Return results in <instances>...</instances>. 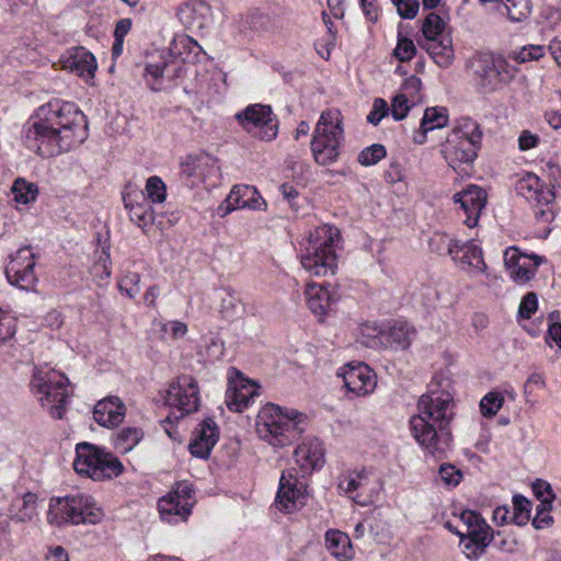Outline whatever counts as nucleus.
I'll list each match as a JSON object with an SVG mask.
<instances>
[{
  "label": "nucleus",
  "instance_id": "f257e3e1",
  "mask_svg": "<svg viewBox=\"0 0 561 561\" xmlns=\"http://www.w3.org/2000/svg\"><path fill=\"white\" fill-rule=\"evenodd\" d=\"M88 138L85 115L72 102L54 100L42 105L23 127V144L43 158L58 156Z\"/></svg>",
  "mask_w": 561,
  "mask_h": 561
},
{
  "label": "nucleus",
  "instance_id": "f03ea898",
  "mask_svg": "<svg viewBox=\"0 0 561 561\" xmlns=\"http://www.w3.org/2000/svg\"><path fill=\"white\" fill-rule=\"evenodd\" d=\"M449 380H435L427 393L421 396L417 414L410 424L414 438L431 454H442L448 447L453 419L454 400L448 390Z\"/></svg>",
  "mask_w": 561,
  "mask_h": 561
},
{
  "label": "nucleus",
  "instance_id": "7ed1b4c3",
  "mask_svg": "<svg viewBox=\"0 0 561 561\" xmlns=\"http://www.w3.org/2000/svg\"><path fill=\"white\" fill-rule=\"evenodd\" d=\"M344 142L343 117L337 110L322 112L310 142L312 157L319 165L337 161Z\"/></svg>",
  "mask_w": 561,
  "mask_h": 561
},
{
  "label": "nucleus",
  "instance_id": "20e7f679",
  "mask_svg": "<svg viewBox=\"0 0 561 561\" xmlns=\"http://www.w3.org/2000/svg\"><path fill=\"white\" fill-rule=\"evenodd\" d=\"M299 416L297 412L283 414L279 407L267 404L257 414L256 433L273 447L289 446L301 433L296 422Z\"/></svg>",
  "mask_w": 561,
  "mask_h": 561
},
{
  "label": "nucleus",
  "instance_id": "39448f33",
  "mask_svg": "<svg viewBox=\"0 0 561 561\" xmlns=\"http://www.w3.org/2000/svg\"><path fill=\"white\" fill-rule=\"evenodd\" d=\"M76 472L92 480L116 478L124 471V466L116 456L95 445L80 443L76 447Z\"/></svg>",
  "mask_w": 561,
  "mask_h": 561
},
{
  "label": "nucleus",
  "instance_id": "423d86ee",
  "mask_svg": "<svg viewBox=\"0 0 561 561\" xmlns=\"http://www.w3.org/2000/svg\"><path fill=\"white\" fill-rule=\"evenodd\" d=\"M68 383V378L64 374L55 369L37 368L34 371L31 386L37 394H41L42 404L49 405L51 415L60 420L66 411Z\"/></svg>",
  "mask_w": 561,
  "mask_h": 561
},
{
  "label": "nucleus",
  "instance_id": "0eeeda50",
  "mask_svg": "<svg viewBox=\"0 0 561 561\" xmlns=\"http://www.w3.org/2000/svg\"><path fill=\"white\" fill-rule=\"evenodd\" d=\"M234 118L252 137L263 141H272L278 134V119L270 105L250 104L236 113Z\"/></svg>",
  "mask_w": 561,
  "mask_h": 561
},
{
  "label": "nucleus",
  "instance_id": "6e6552de",
  "mask_svg": "<svg viewBox=\"0 0 561 561\" xmlns=\"http://www.w3.org/2000/svg\"><path fill=\"white\" fill-rule=\"evenodd\" d=\"M164 402L171 409H175L183 417L198 410L199 389L196 379L190 375L176 377L165 391Z\"/></svg>",
  "mask_w": 561,
  "mask_h": 561
},
{
  "label": "nucleus",
  "instance_id": "1a4fd4ad",
  "mask_svg": "<svg viewBox=\"0 0 561 561\" xmlns=\"http://www.w3.org/2000/svg\"><path fill=\"white\" fill-rule=\"evenodd\" d=\"M506 67L508 65L501 57L490 54L479 55L471 61L476 87L483 93L495 90L512 77Z\"/></svg>",
  "mask_w": 561,
  "mask_h": 561
},
{
  "label": "nucleus",
  "instance_id": "9d476101",
  "mask_svg": "<svg viewBox=\"0 0 561 561\" xmlns=\"http://www.w3.org/2000/svg\"><path fill=\"white\" fill-rule=\"evenodd\" d=\"M306 493V485L298 481L295 469H288L280 476L275 506L282 513H294L305 505Z\"/></svg>",
  "mask_w": 561,
  "mask_h": 561
},
{
  "label": "nucleus",
  "instance_id": "9b49d317",
  "mask_svg": "<svg viewBox=\"0 0 561 561\" xmlns=\"http://www.w3.org/2000/svg\"><path fill=\"white\" fill-rule=\"evenodd\" d=\"M219 175L218 161L210 154H190L181 163V178L190 181L187 185L191 186L195 185L198 181H211L210 184H216Z\"/></svg>",
  "mask_w": 561,
  "mask_h": 561
},
{
  "label": "nucleus",
  "instance_id": "f8f14e48",
  "mask_svg": "<svg viewBox=\"0 0 561 561\" xmlns=\"http://www.w3.org/2000/svg\"><path fill=\"white\" fill-rule=\"evenodd\" d=\"M299 259L302 268L317 277L333 275L337 266L333 248H302Z\"/></svg>",
  "mask_w": 561,
  "mask_h": 561
},
{
  "label": "nucleus",
  "instance_id": "ddd939ff",
  "mask_svg": "<svg viewBox=\"0 0 561 561\" xmlns=\"http://www.w3.org/2000/svg\"><path fill=\"white\" fill-rule=\"evenodd\" d=\"M339 376L342 377L347 391L356 396L373 392L377 385L376 374L364 363L345 365Z\"/></svg>",
  "mask_w": 561,
  "mask_h": 561
},
{
  "label": "nucleus",
  "instance_id": "4468645a",
  "mask_svg": "<svg viewBox=\"0 0 561 561\" xmlns=\"http://www.w3.org/2000/svg\"><path fill=\"white\" fill-rule=\"evenodd\" d=\"M243 208L253 210H264L266 208V202L252 185H234L219 206L218 211L221 213V216H226L232 210Z\"/></svg>",
  "mask_w": 561,
  "mask_h": 561
},
{
  "label": "nucleus",
  "instance_id": "2eb2a0df",
  "mask_svg": "<svg viewBox=\"0 0 561 561\" xmlns=\"http://www.w3.org/2000/svg\"><path fill=\"white\" fill-rule=\"evenodd\" d=\"M35 265V255L31 248H19L10 255V262L5 274L11 283L24 287L34 279L33 268Z\"/></svg>",
  "mask_w": 561,
  "mask_h": 561
},
{
  "label": "nucleus",
  "instance_id": "dca6fc26",
  "mask_svg": "<svg viewBox=\"0 0 561 561\" xmlns=\"http://www.w3.org/2000/svg\"><path fill=\"white\" fill-rule=\"evenodd\" d=\"M81 495L53 497L49 502L47 520L50 525L61 526L67 523L81 524L80 516Z\"/></svg>",
  "mask_w": 561,
  "mask_h": 561
},
{
  "label": "nucleus",
  "instance_id": "f3484780",
  "mask_svg": "<svg viewBox=\"0 0 561 561\" xmlns=\"http://www.w3.org/2000/svg\"><path fill=\"white\" fill-rule=\"evenodd\" d=\"M259 386L245 379L239 371L236 377L230 378L226 392V404L233 412H242L250 401L257 394Z\"/></svg>",
  "mask_w": 561,
  "mask_h": 561
},
{
  "label": "nucleus",
  "instance_id": "a211bd4d",
  "mask_svg": "<svg viewBox=\"0 0 561 561\" xmlns=\"http://www.w3.org/2000/svg\"><path fill=\"white\" fill-rule=\"evenodd\" d=\"M453 198L456 204H460L466 215L465 224L469 228L476 227L486 204L485 191L478 185H469L462 192L456 193Z\"/></svg>",
  "mask_w": 561,
  "mask_h": 561
},
{
  "label": "nucleus",
  "instance_id": "6ab92c4d",
  "mask_svg": "<svg viewBox=\"0 0 561 561\" xmlns=\"http://www.w3.org/2000/svg\"><path fill=\"white\" fill-rule=\"evenodd\" d=\"M60 61L64 69L84 78L87 81L94 78L98 69L94 55L82 46L70 48Z\"/></svg>",
  "mask_w": 561,
  "mask_h": 561
},
{
  "label": "nucleus",
  "instance_id": "aec40b11",
  "mask_svg": "<svg viewBox=\"0 0 561 561\" xmlns=\"http://www.w3.org/2000/svg\"><path fill=\"white\" fill-rule=\"evenodd\" d=\"M480 147L481 145L474 144V140L448 136L443 152L448 164L457 170L461 164H471Z\"/></svg>",
  "mask_w": 561,
  "mask_h": 561
},
{
  "label": "nucleus",
  "instance_id": "412c9836",
  "mask_svg": "<svg viewBox=\"0 0 561 561\" xmlns=\"http://www.w3.org/2000/svg\"><path fill=\"white\" fill-rule=\"evenodd\" d=\"M210 15L211 7L206 0H186L176 9V16L186 28H204Z\"/></svg>",
  "mask_w": 561,
  "mask_h": 561
},
{
  "label": "nucleus",
  "instance_id": "4be33fe9",
  "mask_svg": "<svg viewBox=\"0 0 561 561\" xmlns=\"http://www.w3.org/2000/svg\"><path fill=\"white\" fill-rule=\"evenodd\" d=\"M219 437V431L211 419L204 420L195 432V437L190 443V451L194 457L206 459Z\"/></svg>",
  "mask_w": 561,
  "mask_h": 561
},
{
  "label": "nucleus",
  "instance_id": "5701e85b",
  "mask_svg": "<svg viewBox=\"0 0 561 561\" xmlns=\"http://www.w3.org/2000/svg\"><path fill=\"white\" fill-rule=\"evenodd\" d=\"M294 455L302 476L310 474L323 462V449L317 438L304 440Z\"/></svg>",
  "mask_w": 561,
  "mask_h": 561
},
{
  "label": "nucleus",
  "instance_id": "b1692460",
  "mask_svg": "<svg viewBox=\"0 0 561 561\" xmlns=\"http://www.w3.org/2000/svg\"><path fill=\"white\" fill-rule=\"evenodd\" d=\"M126 408L117 397H108L96 403L93 411L94 420L102 426H118L125 416Z\"/></svg>",
  "mask_w": 561,
  "mask_h": 561
},
{
  "label": "nucleus",
  "instance_id": "393cba45",
  "mask_svg": "<svg viewBox=\"0 0 561 561\" xmlns=\"http://www.w3.org/2000/svg\"><path fill=\"white\" fill-rule=\"evenodd\" d=\"M125 208L128 210L130 220L138 227H147L153 222V213L149 203L142 194L123 197Z\"/></svg>",
  "mask_w": 561,
  "mask_h": 561
},
{
  "label": "nucleus",
  "instance_id": "a878e982",
  "mask_svg": "<svg viewBox=\"0 0 561 561\" xmlns=\"http://www.w3.org/2000/svg\"><path fill=\"white\" fill-rule=\"evenodd\" d=\"M415 330L405 322H394L385 328L383 347H393L396 350H407L411 345Z\"/></svg>",
  "mask_w": 561,
  "mask_h": 561
},
{
  "label": "nucleus",
  "instance_id": "bb28decb",
  "mask_svg": "<svg viewBox=\"0 0 561 561\" xmlns=\"http://www.w3.org/2000/svg\"><path fill=\"white\" fill-rule=\"evenodd\" d=\"M448 123V114L445 107L426 108L421 121L420 130L414 134L413 140L416 144H424L426 134L431 130L443 128Z\"/></svg>",
  "mask_w": 561,
  "mask_h": 561
},
{
  "label": "nucleus",
  "instance_id": "cd10ccee",
  "mask_svg": "<svg viewBox=\"0 0 561 561\" xmlns=\"http://www.w3.org/2000/svg\"><path fill=\"white\" fill-rule=\"evenodd\" d=\"M526 497L523 495H515L513 497V510L511 511L507 506H499L493 512V519L497 525H504L514 523L518 526L524 525L526 522Z\"/></svg>",
  "mask_w": 561,
  "mask_h": 561
},
{
  "label": "nucleus",
  "instance_id": "c85d7f7f",
  "mask_svg": "<svg viewBox=\"0 0 561 561\" xmlns=\"http://www.w3.org/2000/svg\"><path fill=\"white\" fill-rule=\"evenodd\" d=\"M306 296L310 310L322 318L331 306V296L328 289L320 284L311 283L307 285Z\"/></svg>",
  "mask_w": 561,
  "mask_h": 561
},
{
  "label": "nucleus",
  "instance_id": "c756f323",
  "mask_svg": "<svg viewBox=\"0 0 561 561\" xmlns=\"http://www.w3.org/2000/svg\"><path fill=\"white\" fill-rule=\"evenodd\" d=\"M451 259L462 266H472L478 271L485 268L480 248H448Z\"/></svg>",
  "mask_w": 561,
  "mask_h": 561
},
{
  "label": "nucleus",
  "instance_id": "7c9ffc66",
  "mask_svg": "<svg viewBox=\"0 0 561 561\" xmlns=\"http://www.w3.org/2000/svg\"><path fill=\"white\" fill-rule=\"evenodd\" d=\"M327 547L331 553L339 559L352 558V545L348 536L339 530L327 533Z\"/></svg>",
  "mask_w": 561,
  "mask_h": 561
},
{
  "label": "nucleus",
  "instance_id": "2f4dec72",
  "mask_svg": "<svg viewBox=\"0 0 561 561\" xmlns=\"http://www.w3.org/2000/svg\"><path fill=\"white\" fill-rule=\"evenodd\" d=\"M528 193L533 192L529 199H535L538 205H549L554 199L553 191L533 171H528Z\"/></svg>",
  "mask_w": 561,
  "mask_h": 561
},
{
  "label": "nucleus",
  "instance_id": "473e14b6",
  "mask_svg": "<svg viewBox=\"0 0 561 561\" xmlns=\"http://www.w3.org/2000/svg\"><path fill=\"white\" fill-rule=\"evenodd\" d=\"M426 49L428 54L434 58L435 62L440 67H448L451 62L453 47L451 42L448 38L438 39H426Z\"/></svg>",
  "mask_w": 561,
  "mask_h": 561
},
{
  "label": "nucleus",
  "instance_id": "72a5a7b5",
  "mask_svg": "<svg viewBox=\"0 0 561 561\" xmlns=\"http://www.w3.org/2000/svg\"><path fill=\"white\" fill-rule=\"evenodd\" d=\"M192 503L182 502L171 492L159 501V512L163 517L172 515L186 519L191 514Z\"/></svg>",
  "mask_w": 561,
  "mask_h": 561
},
{
  "label": "nucleus",
  "instance_id": "f704fd0d",
  "mask_svg": "<svg viewBox=\"0 0 561 561\" xmlns=\"http://www.w3.org/2000/svg\"><path fill=\"white\" fill-rule=\"evenodd\" d=\"M308 241L313 245H334L341 241V232L332 225H320L309 232Z\"/></svg>",
  "mask_w": 561,
  "mask_h": 561
},
{
  "label": "nucleus",
  "instance_id": "c9c22d12",
  "mask_svg": "<svg viewBox=\"0 0 561 561\" xmlns=\"http://www.w3.org/2000/svg\"><path fill=\"white\" fill-rule=\"evenodd\" d=\"M504 262L512 278L515 280L524 279L526 275V256L519 251V248H507L504 253Z\"/></svg>",
  "mask_w": 561,
  "mask_h": 561
},
{
  "label": "nucleus",
  "instance_id": "e433bc0d",
  "mask_svg": "<svg viewBox=\"0 0 561 561\" xmlns=\"http://www.w3.org/2000/svg\"><path fill=\"white\" fill-rule=\"evenodd\" d=\"M482 135L480 125L476 121L470 117H461L449 136H456L459 139L474 140V144L481 145Z\"/></svg>",
  "mask_w": 561,
  "mask_h": 561
},
{
  "label": "nucleus",
  "instance_id": "4c0bfd02",
  "mask_svg": "<svg viewBox=\"0 0 561 561\" xmlns=\"http://www.w3.org/2000/svg\"><path fill=\"white\" fill-rule=\"evenodd\" d=\"M37 516V496L34 493L27 492L22 497V505L13 516V519L21 524H27L35 519Z\"/></svg>",
  "mask_w": 561,
  "mask_h": 561
},
{
  "label": "nucleus",
  "instance_id": "58836bf2",
  "mask_svg": "<svg viewBox=\"0 0 561 561\" xmlns=\"http://www.w3.org/2000/svg\"><path fill=\"white\" fill-rule=\"evenodd\" d=\"M12 194L14 195V199L20 204H28L32 201H35L38 188L34 183H30L24 179H16L12 186Z\"/></svg>",
  "mask_w": 561,
  "mask_h": 561
},
{
  "label": "nucleus",
  "instance_id": "ea45409f",
  "mask_svg": "<svg viewBox=\"0 0 561 561\" xmlns=\"http://www.w3.org/2000/svg\"><path fill=\"white\" fill-rule=\"evenodd\" d=\"M80 516H82V523H89L92 525L99 524L103 517L104 512L101 506H98L96 503L88 496L81 495L80 503Z\"/></svg>",
  "mask_w": 561,
  "mask_h": 561
},
{
  "label": "nucleus",
  "instance_id": "a19ab883",
  "mask_svg": "<svg viewBox=\"0 0 561 561\" xmlns=\"http://www.w3.org/2000/svg\"><path fill=\"white\" fill-rule=\"evenodd\" d=\"M385 328L375 323H364L360 327V337L363 344L369 347H383Z\"/></svg>",
  "mask_w": 561,
  "mask_h": 561
},
{
  "label": "nucleus",
  "instance_id": "79ce46f5",
  "mask_svg": "<svg viewBox=\"0 0 561 561\" xmlns=\"http://www.w3.org/2000/svg\"><path fill=\"white\" fill-rule=\"evenodd\" d=\"M142 438V432L136 427L123 428L116 437V447L123 453L131 450Z\"/></svg>",
  "mask_w": 561,
  "mask_h": 561
},
{
  "label": "nucleus",
  "instance_id": "37998d69",
  "mask_svg": "<svg viewBox=\"0 0 561 561\" xmlns=\"http://www.w3.org/2000/svg\"><path fill=\"white\" fill-rule=\"evenodd\" d=\"M445 27L444 20L435 12H431L423 21L422 32L425 39L440 37Z\"/></svg>",
  "mask_w": 561,
  "mask_h": 561
},
{
  "label": "nucleus",
  "instance_id": "c03bdc74",
  "mask_svg": "<svg viewBox=\"0 0 561 561\" xmlns=\"http://www.w3.org/2000/svg\"><path fill=\"white\" fill-rule=\"evenodd\" d=\"M534 496L539 501L538 505H553L556 494L551 484L542 479H537L531 483Z\"/></svg>",
  "mask_w": 561,
  "mask_h": 561
},
{
  "label": "nucleus",
  "instance_id": "a18cd8bd",
  "mask_svg": "<svg viewBox=\"0 0 561 561\" xmlns=\"http://www.w3.org/2000/svg\"><path fill=\"white\" fill-rule=\"evenodd\" d=\"M168 68V65L162 62L149 64L145 69V77L147 83L150 85L152 91H160L162 89L161 80L164 77V72Z\"/></svg>",
  "mask_w": 561,
  "mask_h": 561
},
{
  "label": "nucleus",
  "instance_id": "49530a36",
  "mask_svg": "<svg viewBox=\"0 0 561 561\" xmlns=\"http://www.w3.org/2000/svg\"><path fill=\"white\" fill-rule=\"evenodd\" d=\"M146 194L151 203H162L167 197V186L157 175L150 176L146 183Z\"/></svg>",
  "mask_w": 561,
  "mask_h": 561
},
{
  "label": "nucleus",
  "instance_id": "de8ad7c7",
  "mask_svg": "<svg viewBox=\"0 0 561 561\" xmlns=\"http://www.w3.org/2000/svg\"><path fill=\"white\" fill-rule=\"evenodd\" d=\"M386 153V148L382 145L374 144L359 152L357 161L365 167L374 165L383 159Z\"/></svg>",
  "mask_w": 561,
  "mask_h": 561
},
{
  "label": "nucleus",
  "instance_id": "09e8293b",
  "mask_svg": "<svg viewBox=\"0 0 561 561\" xmlns=\"http://www.w3.org/2000/svg\"><path fill=\"white\" fill-rule=\"evenodd\" d=\"M462 538L488 547L492 541V533L490 527L482 520L476 525H470L468 535L463 536Z\"/></svg>",
  "mask_w": 561,
  "mask_h": 561
},
{
  "label": "nucleus",
  "instance_id": "8fccbe9b",
  "mask_svg": "<svg viewBox=\"0 0 561 561\" xmlns=\"http://www.w3.org/2000/svg\"><path fill=\"white\" fill-rule=\"evenodd\" d=\"M503 397L497 392H489L480 402L481 414L485 417L494 416L503 405Z\"/></svg>",
  "mask_w": 561,
  "mask_h": 561
},
{
  "label": "nucleus",
  "instance_id": "3c124183",
  "mask_svg": "<svg viewBox=\"0 0 561 561\" xmlns=\"http://www.w3.org/2000/svg\"><path fill=\"white\" fill-rule=\"evenodd\" d=\"M244 25L250 30L260 33L267 31L272 25V21L267 14L260 11H253L244 19Z\"/></svg>",
  "mask_w": 561,
  "mask_h": 561
},
{
  "label": "nucleus",
  "instance_id": "603ef678",
  "mask_svg": "<svg viewBox=\"0 0 561 561\" xmlns=\"http://www.w3.org/2000/svg\"><path fill=\"white\" fill-rule=\"evenodd\" d=\"M553 505H537L536 515L531 519V525L536 529H547L554 524L551 515Z\"/></svg>",
  "mask_w": 561,
  "mask_h": 561
},
{
  "label": "nucleus",
  "instance_id": "864d4df0",
  "mask_svg": "<svg viewBox=\"0 0 561 561\" xmlns=\"http://www.w3.org/2000/svg\"><path fill=\"white\" fill-rule=\"evenodd\" d=\"M507 16L513 23H523L525 19L526 0H505Z\"/></svg>",
  "mask_w": 561,
  "mask_h": 561
},
{
  "label": "nucleus",
  "instance_id": "5fc2aeb1",
  "mask_svg": "<svg viewBox=\"0 0 561 561\" xmlns=\"http://www.w3.org/2000/svg\"><path fill=\"white\" fill-rule=\"evenodd\" d=\"M416 53V47L412 39L408 37H399L397 47L394 48V56L400 61L411 60Z\"/></svg>",
  "mask_w": 561,
  "mask_h": 561
},
{
  "label": "nucleus",
  "instance_id": "6e6d98bb",
  "mask_svg": "<svg viewBox=\"0 0 561 561\" xmlns=\"http://www.w3.org/2000/svg\"><path fill=\"white\" fill-rule=\"evenodd\" d=\"M390 111L394 121L403 119L410 111L408 96L405 94L396 95L392 99Z\"/></svg>",
  "mask_w": 561,
  "mask_h": 561
},
{
  "label": "nucleus",
  "instance_id": "4d7b16f0",
  "mask_svg": "<svg viewBox=\"0 0 561 561\" xmlns=\"http://www.w3.org/2000/svg\"><path fill=\"white\" fill-rule=\"evenodd\" d=\"M390 108L388 103L380 98L375 99L373 103V108L370 113L367 115L368 123L373 125H378L380 121L386 117L389 113Z\"/></svg>",
  "mask_w": 561,
  "mask_h": 561
},
{
  "label": "nucleus",
  "instance_id": "13d9d810",
  "mask_svg": "<svg viewBox=\"0 0 561 561\" xmlns=\"http://www.w3.org/2000/svg\"><path fill=\"white\" fill-rule=\"evenodd\" d=\"M366 478L367 474L365 471L351 473L340 482V489H342L345 493H352L353 491L364 486V481Z\"/></svg>",
  "mask_w": 561,
  "mask_h": 561
},
{
  "label": "nucleus",
  "instance_id": "bf43d9fd",
  "mask_svg": "<svg viewBox=\"0 0 561 561\" xmlns=\"http://www.w3.org/2000/svg\"><path fill=\"white\" fill-rule=\"evenodd\" d=\"M397 7L398 13L402 19H413L416 16L420 8L417 0H391Z\"/></svg>",
  "mask_w": 561,
  "mask_h": 561
},
{
  "label": "nucleus",
  "instance_id": "052dcab7",
  "mask_svg": "<svg viewBox=\"0 0 561 561\" xmlns=\"http://www.w3.org/2000/svg\"><path fill=\"white\" fill-rule=\"evenodd\" d=\"M442 480L448 485H457L461 480V471L451 465H443L439 469Z\"/></svg>",
  "mask_w": 561,
  "mask_h": 561
},
{
  "label": "nucleus",
  "instance_id": "680f3d73",
  "mask_svg": "<svg viewBox=\"0 0 561 561\" xmlns=\"http://www.w3.org/2000/svg\"><path fill=\"white\" fill-rule=\"evenodd\" d=\"M15 333L14 321L11 317L4 314L0 309V342L7 341Z\"/></svg>",
  "mask_w": 561,
  "mask_h": 561
},
{
  "label": "nucleus",
  "instance_id": "e2e57ef3",
  "mask_svg": "<svg viewBox=\"0 0 561 561\" xmlns=\"http://www.w3.org/2000/svg\"><path fill=\"white\" fill-rule=\"evenodd\" d=\"M162 331L170 333L173 340H178L187 333V325L181 321H169L162 325Z\"/></svg>",
  "mask_w": 561,
  "mask_h": 561
},
{
  "label": "nucleus",
  "instance_id": "0e129e2a",
  "mask_svg": "<svg viewBox=\"0 0 561 561\" xmlns=\"http://www.w3.org/2000/svg\"><path fill=\"white\" fill-rule=\"evenodd\" d=\"M461 543L463 546V553L468 559L476 560L485 551V546L480 545L478 542H473L472 540H468L461 538Z\"/></svg>",
  "mask_w": 561,
  "mask_h": 561
},
{
  "label": "nucleus",
  "instance_id": "69168bd1",
  "mask_svg": "<svg viewBox=\"0 0 561 561\" xmlns=\"http://www.w3.org/2000/svg\"><path fill=\"white\" fill-rule=\"evenodd\" d=\"M421 79L416 76H410L404 80L402 84V91L404 92L403 94H405L407 96L410 95L411 98H414L421 91Z\"/></svg>",
  "mask_w": 561,
  "mask_h": 561
},
{
  "label": "nucleus",
  "instance_id": "338daca9",
  "mask_svg": "<svg viewBox=\"0 0 561 561\" xmlns=\"http://www.w3.org/2000/svg\"><path fill=\"white\" fill-rule=\"evenodd\" d=\"M192 492H193V490H192L191 484H188L186 482H181V483L176 484L175 489L171 493L173 495H175L176 499H179L180 501L191 503L190 499H191Z\"/></svg>",
  "mask_w": 561,
  "mask_h": 561
},
{
  "label": "nucleus",
  "instance_id": "774afa93",
  "mask_svg": "<svg viewBox=\"0 0 561 561\" xmlns=\"http://www.w3.org/2000/svg\"><path fill=\"white\" fill-rule=\"evenodd\" d=\"M48 561H69V556L61 546L49 548L46 556Z\"/></svg>",
  "mask_w": 561,
  "mask_h": 561
}]
</instances>
